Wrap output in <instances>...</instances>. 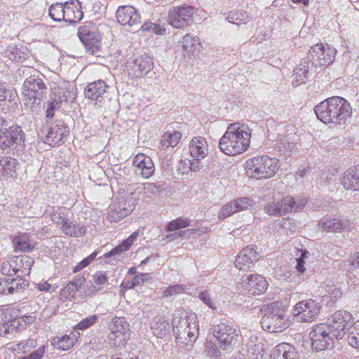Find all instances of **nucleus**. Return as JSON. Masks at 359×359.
I'll use <instances>...</instances> for the list:
<instances>
[{"label": "nucleus", "instance_id": "nucleus-1", "mask_svg": "<svg viewBox=\"0 0 359 359\" xmlns=\"http://www.w3.org/2000/svg\"><path fill=\"white\" fill-rule=\"evenodd\" d=\"M317 118L325 123L343 124L351 116L352 108L341 97H329L314 108Z\"/></svg>", "mask_w": 359, "mask_h": 359}, {"label": "nucleus", "instance_id": "nucleus-2", "mask_svg": "<svg viewBox=\"0 0 359 359\" xmlns=\"http://www.w3.org/2000/svg\"><path fill=\"white\" fill-rule=\"evenodd\" d=\"M250 131L248 126L230 124L219 141V148L226 155L235 156L245 151L250 146Z\"/></svg>", "mask_w": 359, "mask_h": 359}, {"label": "nucleus", "instance_id": "nucleus-3", "mask_svg": "<svg viewBox=\"0 0 359 359\" xmlns=\"http://www.w3.org/2000/svg\"><path fill=\"white\" fill-rule=\"evenodd\" d=\"M172 330L176 341L181 348L191 347L198 334V323L195 314L185 317L175 316L172 320Z\"/></svg>", "mask_w": 359, "mask_h": 359}, {"label": "nucleus", "instance_id": "nucleus-4", "mask_svg": "<svg viewBox=\"0 0 359 359\" xmlns=\"http://www.w3.org/2000/svg\"><path fill=\"white\" fill-rule=\"evenodd\" d=\"M279 168V161L266 155L255 156L248 159L245 163L247 175L257 180L269 179L273 177Z\"/></svg>", "mask_w": 359, "mask_h": 359}, {"label": "nucleus", "instance_id": "nucleus-5", "mask_svg": "<svg viewBox=\"0 0 359 359\" xmlns=\"http://www.w3.org/2000/svg\"><path fill=\"white\" fill-rule=\"evenodd\" d=\"M25 133L17 125L11 126L0 117V149L3 151L22 150L25 146Z\"/></svg>", "mask_w": 359, "mask_h": 359}, {"label": "nucleus", "instance_id": "nucleus-6", "mask_svg": "<svg viewBox=\"0 0 359 359\" xmlns=\"http://www.w3.org/2000/svg\"><path fill=\"white\" fill-rule=\"evenodd\" d=\"M46 86L39 75H32L27 78L22 86V94L25 97V104L32 111H36L46 93Z\"/></svg>", "mask_w": 359, "mask_h": 359}, {"label": "nucleus", "instance_id": "nucleus-7", "mask_svg": "<svg viewBox=\"0 0 359 359\" xmlns=\"http://www.w3.org/2000/svg\"><path fill=\"white\" fill-rule=\"evenodd\" d=\"M307 202V198L302 196L296 198L287 196L280 201H274L267 204L264 207V211L269 215L280 216L293 210H302Z\"/></svg>", "mask_w": 359, "mask_h": 359}, {"label": "nucleus", "instance_id": "nucleus-8", "mask_svg": "<svg viewBox=\"0 0 359 359\" xmlns=\"http://www.w3.org/2000/svg\"><path fill=\"white\" fill-rule=\"evenodd\" d=\"M213 334L218 341L219 347L223 350H231L239 344L242 337L230 325L221 323L214 325Z\"/></svg>", "mask_w": 359, "mask_h": 359}, {"label": "nucleus", "instance_id": "nucleus-9", "mask_svg": "<svg viewBox=\"0 0 359 359\" xmlns=\"http://www.w3.org/2000/svg\"><path fill=\"white\" fill-rule=\"evenodd\" d=\"M270 313L265 314L262 320V327L269 332H281L285 330L288 325V319L277 306V303H272L268 306Z\"/></svg>", "mask_w": 359, "mask_h": 359}, {"label": "nucleus", "instance_id": "nucleus-10", "mask_svg": "<svg viewBox=\"0 0 359 359\" xmlns=\"http://www.w3.org/2000/svg\"><path fill=\"white\" fill-rule=\"evenodd\" d=\"M78 36L91 55H97L100 52L101 36L95 24L86 22L78 29Z\"/></svg>", "mask_w": 359, "mask_h": 359}, {"label": "nucleus", "instance_id": "nucleus-11", "mask_svg": "<svg viewBox=\"0 0 359 359\" xmlns=\"http://www.w3.org/2000/svg\"><path fill=\"white\" fill-rule=\"evenodd\" d=\"M311 345L314 350L322 351L332 346L334 335L330 332L328 324L320 323L315 325L309 332Z\"/></svg>", "mask_w": 359, "mask_h": 359}, {"label": "nucleus", "instance_id": "nucleus-12", "mask_svg": "<svg viewBox=\"0 0 359 359\" xmlns=\"http://www.w3.org/2000/svg\"><path fill=\"white\" fill-rule=\"evenodd\" d=\"M320 308V303L316 300H303L295 304L293 313L299 321L311 322L319 315Z\"/></svg>", "mask_w": 359, "mask_h": 359}, {"label": "nucleus", "instance_id": "nucleus-13", "mask_svg": "<svg viewBox=\"0 0 359 359\" xmlns=\"http://www.w3.org/2000/svg\"><path fill=\"white\" fill-rule=\"evenodd\" d=\"M332 318V322L328 325V327L330 332H333L334 338L340 339L351 328L352 315L346 311H339L334 313Z\"/></svg>", "mask_w": 359, "mask_h": 359}, {"label": "nucleus", "instance_id": "nucleus-14", "mask_svg": "<svg viewBox=\"0 0 359 359\" xmlns=\"http://www.w3.org/2000/svg\"><path fill=\"white\" fill-rule=\"evenodd\" d=\"M194 8L188 5L175 6L168 13V22L174 28H183L192 20Z\"/></svg>", "mask_w": 359, "mask_h": 359}, {"label": "nucleus", "instance_id": "nucleus-15", "mask_svg": "<svg viewBox=\"0 0 359 359\" xmlns=\"http://www.w3.org/2000/svg\"><path fill=\"white\" fill-rule=\"evenodd\" d=\"M336 53V49L328 44L317 43L311 47L309 57L318 62L320 66H326L332 64Z\"/></svg>", "mask_w": 359, "mask_h": 359}, {"label": "nucleus", "instance_id": "nucleus-16", "mask_svg": "<svg viewBox=\"0 0 359 359\" xmlns=\"http://www.w3.org/2000/svg\"><path fill=\"white\" fill-rule=\"evenodd\" d=\"M117 22L122 26L136 27L141 23L139 11L131 6H118L116 12Z\"/></svg>", "mask_w": 359, "mask_h": 359}, {"label": "nucleus", "instance_id": "nucleus-17", "mask_svg": "<svg viewBox=\"0 0 359 359\" xmlns=\"http://www.w3.org/2000/svg\"><path fill=\"white\" fill-rule=\"evenodd\" d=\"M109 328L110 330L108 336L109 340L123 343L127 339L126 333L129 331V324L124 318H114L109 325Z\"/></svg>", "mask_w": 359, "mask_h": 359}, {"label": "nucleus", "instance_id": "nucleus-18", "mask_svg": "<svg viewBox=\"0 0 359 359\" xmlns=\"http://www.w3.org/2000/svg\"><path fill=\"white\" fill-rule=\"evenodd\" d=\"M69 132V128L64 121H57L50 127L44 142L53 147L60 145L64 142L63 139Z\"/></svg>", "mask_w": 359, "mask_h": 359}, {"label": "nucleus", "instance_id": "nucleus-19", "mask_svg": "<svg viewBox=\"0 0 359 359\" xmlns=\"http://www.w3.org/2000/svg\"><path fill=\"white\" fill-rule=\"evenodd\" d=\"M257 252L253 245L245 248L237 255L234 262L235 266L240 271H248L257 261Z\"/></svg>", "mask_w": 359, "mask_h": 359}, {"label": "nucleus", "instance_id": "nucleus-20", "mask_svg": "<svg viewBox=\"0 0 359 359\" xmlns=\"http://www.w3.org/2000/svg\"><path fill=\"white\" fill-rule=\"evenodd\" d=\"M242 281L245 290L253 295L264 293L269 285L266 279L259 274L250 275L246 278L243 276Z\"/></svg>", "mask_w": 359, "mask_h": 359}, {"label": "nucleus", "instance_id": "nucleus-21", "mask_svg": "<svg viewBox=\"0 0 359 359\" xmlns=\"http://www.w3.org/2000/svg\"><path fill=\"white\" fill-rule=\"evenodd\" d=\"M318 226L327 232L349 231L353 228V224L346 219L323 218Z\"/></svg>", "mask_w": 359, "mask_h": 359}, {"label": "nucleus", "instance_id": "nucleus-22", "mask_svg": "<svg viewBox=\"0 0 359 359\" xmlns=\"http://www.w3.org/2000/svg\"><path fill=\"white\" fill-rule=\"evenodd\" d=\"M152 59L146 54L135 57L128 62V67L133 71L136 77H142L153 68Z\"/></svg>", "mask_w": 359, "mask_h": 359}, {"label": "nucleus", "instance_id": "nucleus-23", "mask_svg": "<svg viewBox=\"0 0 359 359\" xmlns=\"http://www.w3.org/2000/svg\"><path fill=\"white\" fill-rule=\"evenodd\" d=\"M13 271L15 272V275L19 278L23 276H28L30 269L34 263V259L28 255L13 256Z\"/></svg>", "mask_w": 359, "mask_h": 359}, {"label": "nucleus", "instance_id": "nucleus-24", "mask_svg": "<svg viewBox=\"0 0 359 359\" xmlns=\"http://www.w3.org/2000/svg\"><path fill=\"white\" fill-rule=\"evenodd\" d=\"M65 21L69 23L79 22L83 17L81 2L79 0H71L65 3Z\"/></svg>", "mask_w": 359, "mask_h": 359}, {"label": "nucleus", "instance_id": "nucleus-25", "mask_svg": "<svg viewBox=\"0 0 359 359\" xmlns=\"http://www.w3.org/2000/svg\"><path fill=\"white\" fill-rule=\"evenodd\" d=\"M107 85L102 80H98L89 83L85 88L86 97L101 102L103 99L104 94L107 92Z\"/></svg>", "mask_w": 359, "mask_h": 359}, {"label": "nucleus", "instance_id": "nucleus-26", "mask_svg": "<svg viewBox=\"0 0 359 359\" xmlns=\"http://www.w3.org/2000/svg\"><path fill=\"white\" fill-rule=\"evenodd\" d=\"M133 163L137 168L136 172L140 171L141 175L144 178H149L155 171L154 165L151 158L143 154L137 155L134 158Z\"/></svg>", "mask_w": 359, "mask_h": 359}, {"label": "nucleus", "instance_id": "nucleus-27", "mask_svg": "<svg viewBox=\"0 0 359 359\" xmlns=\"http://www.w3.org/2000/svg\"><path fill=\"white\" fill-rule=\"evenodd\" d=\"M271 359H299L295 348L287 343L278 344L271 354Z\"/></svg>", "mask_w": 359, "mask_h": 359}, {"label": "nucleus", "instance_id": "nucleus-28", "mask_svg": "<svg viewBox=\"0 0 359 359\" xmlns=\"http://www.w3.org/2000/svg\"><path fill=\"white\" fill-rule=\"evenodd\" d=\"M189 150L193 158H205L208 152V145L205 138L194 137L190 142Z\"/></svg>", "mask_w": 359, "mask_h": 359}, {"label": "nucleus", "instance_id": "nucleus-29", "mask_svg": "<svg viewBox=\"0 0 359 359\" xmlns=\"http://www.w3.org/2000/svg\"><path fill=\"white\" fill-rule=\"evenodd\" d=\"M342 184L349 190H359V165L349 168L344 173Z\"/></svg>", "mask_w": 359, "mask_h": 359}, {"label": "nucleus", "instance_id": "nucleus-30", "mask_svg": "<svg viewBox=\"0 0 359 359\" xmlns=\"http://www.w3.org/2000/svg\"><path fill=\"white\" fill-rule=\"evenodd\" d=\"M107 275L101 271H97L93 276V284L89 286L88 284L85 287V293L88 297L95 295L100 291L104 289V285L107 283Z\"/></svg>", "mask_w": 359, "mask_h": 359}, {"label": "nucleus", "instance_id": "nucleus-31", "mask_svg": "<svg viewBox=\"0 0 359 359\" xmlns=\"http://www.w3.org/2000/svg\"><path fill=\"white\" fill-rule=\"evenodd\" d=\"M309 62L307 59L301 60L298 65L294 69L292 83L295 86L305 83L308 79L309 74Z\"/></svg>", "mask_w": 359, "mask_h": 359}, {"label": "nucleus", "instance_id": "nucleus-32", "mask_svg": "<svg viewBox=\"0 0 359 359\" xmlns=\"http://www.w3.org/2000/svg\"><path fill=\"white\" fill-rule=\"evenodd\" d=\"M14 251L30 252L34 248V244L30 241L29 236L27 233H18L13 238Z\"/></svg>", "mask_w": 359, "mask_h": 359}, {"label": "nucleus", "instance_id": "nucleus-33", "mask_svg": "<svg viewBox=\"0 0 359 359\" xmlns=\"http://www.w3.org/2000/svg\"><path fill=\"white\" fill-rule=\"evenodd\" d=\"M170 324L163 316L154 317L151 323V329L153 333L159 338H162L170 330Z\"/></svg>", "mask_w": 359, "mask_h": 359}, {"label": "nucleus", "instance_id": "nucleus-34", "mask_svg": "<svg viewBox=\"0 0 359 359\" xmlns=\"http://www.w3.org/2000/svg\"><path fill=\"white\" fill-rule=\"evenodd\" d=\"M62 229L64 233L74 237L82 236L86 231V228L83 225H77L67 218L62 224Z\"/></svg>", "mask_w": 359, "mask_h": 359}, {"label": "nucleus", "instance_id": "nucleus-35", "mask_svg": "<svg viewBox=\"0 0 359 359\" xmlns=\"http://www.w3.org/2000/svg\"><path fill=\"white\" fill-rule=\"evenodd\" d=\"M121 208L116 202L109 207L107 219L111 222H116L130 213V207Z\"/></svg>", "mask_w": 359, "mask_h": 359}, {"label": "nucleus", "instance_id": "nucleus-36", "mask_svg": "<svg viewBox=\"0 0 359 359\" xmlns=\"http://www.w3.org/2000/svg\"><path fill=\"white\" fill-rule=\"evenodd\" d=\"M51 344L57 349L69 350L75 344V338H70L68 334L61 337H54L51 340Z\"/></svg>", "mask_w": 359, "mask_h": 359}, {"label": "nucleus", "instance_id": "nucleus-37", "mask_svg": "<svg viewBox=\"0 0 359 359\" xmlns=\"http://www.w3.org/2000/svg\"><path fill=\"white\" fill-rule=\"evenodd\" d=\"M8 287L7 288V291L8 292V294L20 293L29 285L28 282L22 278H8Z\"/></svg>", "mask_w": 359, "mask_h": 359}, {"label": "nucleus", "instance_id": "nucleus-38", "mask_svg": "<svg viewBox=\"0 0 359 359\" xmlns=\"http://www.w3.org/2000/svg\"><path fill=\"white\" fill-rule=\"evenodd\" d=\"M16 159L10 156L0 158V176L5 173L13 176L15 172Z\"/></svg>", "mask_w": 359, "mask_h": 359}, {"label": "nucleus", "instance_id": "nucleus-39", "mask_svg": "<svg viewBox=\"0 0 359 359\" xmlns=\"http://www.w3.org/2000/svg\"><path fill=\"white\" fill-rule=\"evenodd\" d=\"M131 245L132 243H130V240L126 239L119 245L115 247L111 251L104 254V256L105 258L114 257V260L120 261L123 259L121 252L128 250Z\"/></svg>", "mask_w": 359, "mask_h": 359}, {"label": "nucleus", "instance_id": "nucleus-40", "mask_svg": "<svg viewBox=\"0 0 359 359\" xmlns=\"http://www.w3.org/2000/svg\"><path fill=\"white\" fill-rule=\"evenodd\" d=\"M181 137L182 135L179 131H175L174 133L167 132L163 135L161 140V144L163 148L175 147L179 142Z\"/></svg>", "mask_w": 359, "mask_h": 359}, {"label": "nucleus", "instance_id": "nucleus-41", "mask_svg": "<svg viewBox=\"0 0 359 359\" xmlns=\"http://www.w3.org/2000/svg\"><path fill=\"white\" fill-rule=\"evenodd\" d=\"M226 18L229 22L240 25L247 23L252 18L246 11H231Z\"/></svg>", "mask_w": 359, "mask_h": 359}, {"label": "nucleus", "instance_id": "nucleus-42", "mask_svg": "<svg viewBox=\"0 0 359 359\" xmlns=\"http://www.w3.org/2000/svg\"><path fill=\"white\" fill-rule=\"evenodd\" d=\"M65 4L56 3L49 8V15L55 21H65Z\"/></svg>", "mask_w": 359, "mask_h": 359}, {"label": "nucleus", "instance_id": "nucleus-43", "mask_svg": "<svg viewBox=\"0 0 359 359\" xmlns=\"http://www.w3.org/2000/svg\"><path fill=\"white\" fill-rule=\"evenodd\" d=\"M295 147L294 142L292 140V137L289 135H286L282 138H280L276 144V147L283 153L291 151Z\"/></svg>", "mask_w": 359, "mask_h": 359}, {"label": "nucleus", "instance_id": "nucleus-44", "mask_svg": "<svg viewBox=\"0 0 359 359\" xmlns=\"http://www.w3.org/2000/svg\"><path fill=\"white\" fill-rule=\"evenodd\" d=\"M47 212H50L51 220L57 224L62 225L67 219L64 216L63 208L61 207L56 208L55 207H50Z\"/></svg>", "mask_w": 359, "mask_h": 359}, {"label": "nucleus", "instance_id": "nucleus-45", "mask_svg": "<svg viewBox=\"0 0 359 359\" xmlns=\"http://www.w3.org/2000/svg\"><path fill=\"white\" fill-rule=\"evenodd\" d=\"M22 315V311L20 306H12L4 311L5 320L8 323L21 317Z\"/></svg>", "mask_w": 359, "mask_h": 359}, {"label": "nucleus", "instance_id": "nucleus-46", "mask_svg": "<svg viewBox=\"0 0 359 359\" xmlns=\"http://www.w3.org/2000/svg\"><path fill=\"white\" fill-rule=\"evenodd\" d=\"M182 44L184 50L193 52L196 49L199 43L197 38L192 37L190 34H186L183 38Z\"/></svg>", "mask_w": 359, "mask_h": 359}, {"label": "nucleus", "instance_id": "nucleus-47", "mask_svg": "<svg viewBox=\"0 0 359 359\" xmlns=\"http://www.w3.org/2000/svg\"><path fill=\"white\" fill-rule=\"evenodd\" d=\"M190 220L188 218L178 217L168 223L167 229L169 231H175L181 228H185L190 225Z\"/></svg>", "mask_w": 359, "mask_h": 359}, {"label": "nucleus", "instance_id": "nucleus-48", "mask_svg": "<svg viewBox=\"0 0 359 359\" xmlns=\"http://www.w3.org/2000/svg\"><path fill=\"white\" fill-rule=\"evenodd\" d=\"M254 201L249 197H241L233 201L237 212L248 209L254 205Z\"/></svg>", "mask_w": 359, "mask_h": 359}, {"label": "nucleus", "instance_id": "nucleus-49", "mask_svg": "<svg viewBox=\"0 0 359 359\" xmlns=\"http://www.w3.org/2000/svg\"><path fill=\"white\" fill-rule=\"evenodd\" d=\"M98 320L97 315H92L82 320H81L79 323L76 324L75 328L77 330H86L92 325H95Z\"/></svg>", "mask_w": 359, "mask_h": 359}, {"label": "nucleus", "instance_id": "nucleus-50", "mask_svg": "<svg viewBox=\"0 0 359 359\" xmlns=\"http://www.w3.org/2000/svg\"><path fill=\"white\" fill-rule=\"evenodd\" d=\"M116 203L121 207V208H126L130 206V212L135 208L136 205V200L134 197H133V194L127 195L126 197L120 198L118 199Z\"/></svg>", "mask_w": 359, "mask_h": 359}, {"label": "nucleus", "instance_id": "nucleus-51", "mask_svg": "<svg viewBox=\"0 0 359 359\" xmlns=\"http://www.w3.org/2000/svg\"><path fill=\"white\" fill-rule=\"evenodd\" d=\"M347 341L351 346L359 348V323L355 325L348 334Z\"/></svg>", "mask_w": 359, "mask_h": 359}, {"label": "nucleus", "instance_id": "nucleus-52", "mask_svg": "<svg viewBox=\"0 0 359 359\" xmlns=\"http://www.w3.org/2000/svg\"><path fill=\"white\" fill-rule=\"evenodd\" d=\"M236 207L233 204V201L226 203L222 207L220 212H219L218 217L219 219H225L232 214L236 212Z\"/></svg>", "mask_w": 359, "mask_h": 359}, {"label": "nucleus", "instance_id": "nucleus-53", "mask_svg": "<svg viewBox=\"0 0 359 359\" xmlns=\"http://www.w3.org/2000/svg\"><path fill=\"white\" fill-rule=\"evenodd\" d=\"M150 278V275L147 273H143L140 275L135 276L133 280L128 283L129 288H133L144 281L148 280Z\"/></svg>", "mask_w": 359, "mask_h": 359}, {"label": "nucleus", "instance_id": "nucleus-54", "mask_svg": "<svg viewBox=\"0 0 359 359\" xmlns=\"http://www.w3.org/2000/svg\"><path fill=\"white\" fill-rule=\"evenodd\" d=\"M186 287L183 285H175L170 286L163 291V295L166 297L182 292Z\"/></svg>", "mask_w": 359, "mask_h": 359}, {"label": "nucleus", "instance_id": "nucleus-55", "mask_svg": "<svg viewBox=\"0 0 359 359\" xmlns=\"http://www.w3.org/2000/svg\"><path fill=\"white\" fill-rule=\"evenodd\" d=\"M13 263L12 258H11L10 261L3 262L1 264L0 271L1 273L4 276H12L15 275V272L13 271Z\"/></svg>", "mask_w": 359, "mask_h": 359}, {"label": "nucleus", "instance_id": "nucleus-56", "mask_svg": "<svg viewBox=\"0 0 359 359\" xmlns=\"http://www.w3.org/2000/svg\"><path fill=\"white\" fill-rule=\"evenodd\" d=\"M36 342L34 339H28L27 341H20L17 344L18 349L23 353L29 352L32 348L35 347Z\"/></svg>", "mask_w": 359, "mask_h": 359}, {"label": "nucleus", "instance_id": "nucleus-57", "mask_svg": "<svg viewBox=\"0 0 359 359\" xmlns=\"http://www.w3.org/2000/svg\"><path fill=\"white\" fill-rule=\"evenodd\" d=\"M205 351L208 355L212 358H217L220 355V351L215 343L208 341L205 344Z\"/></svg>", "mask_w": 359, "mask_h": 359}, {"label": "nucleus", "instance_id": "nucleus-58", "mask_svg": "<svg viewBox=\"0 0 359 359\" xmlns=\"http://www.w3.org/2000/svg\"><path fill=\"white\" fill-rule=\"evenodd\" d=\"M97 252H94L86 258L83 259L80 263H79L74 269V272H77L82 269L86 267L95 258Z\"/></svg>", "mask_w": 359, "mask_h": 359}, {"label": "nucleus", "instance_id": "nucleus-59", "mask_svg": "<svg viewBox=\"0 0 359 359\" xmlns=\"http://www.w3.org/2000/svg\"><path fill=\"white\" fill-rule=\"evenodd\" d=\"M46 351L45 345L40 346L36 351L26 355L23 359H41Z\"/></svg>", "mask_w": 359, "mask_h": 359}, {"label": "nucleus", "instance_id": "nucleus-60", "mask_svg": "<svg viewBox=\"0 0 359 359\" xmlns=\"http://www.w3.org/2000/svg\"><path fill=\"white\" fill-rule=\"evenodd\" d=\"M141 29L144 32L152 30L156 34H162V32H165V29H160L156 24L152 23L151 22H144L141 26Z\"/></svg>", "mask_w": 359, "mask_h": 359}, {"label": "nucleus", "instance_id": "nucleus-61", "mask_svg": "<svg viewBox=\"0 0 359 359\" xmlns=\"http://www.w3.org/2000/svg\"><path fill=\"white\" fill-rule=\"evenodd\" d=\"M60 108V104L57 100H53L48 103V108L46 110V117L53 118L54 116V111Z\"/></svg>", "mask_w": 359, "mask_h": 359}, {"label": "nucleus", "instance_id": "nucleus-62", "mask_svg": "<svg viewBox=\"0 0 359 359\" xmlns=\"http://www.w3.org/2000/svg\"><path fill=\"white\" fill-rule=\"evenodd\" d=\"M13 334V332L8 322L5 320L4 323H0V337H8L9 334Z\"/></svg>", "mask_w": 359, "mask_h": 359}, {"label": "nucleus", "instance_id": "nucleus-63", "mask_svg": "<svg viewBox=\"0 0 359 359\" xmlns=\"http://www.w3.org/2000/svg\"><path fill=\"white\" fill-rule=\"evenodd\" d=\"M22 320H23V318L21 316V317L13 320L12 322L9 323L13 332H14V331L15 330H18V329L21 330V329H25L26 327L25 323L24 321H22Z\"/></svg>", "mask_w": 359, "mask_h": 359}, {"label": "nucleus", "instance_id": "nucleus-64", "mask_svg": "<svg viewBox=\"0 0 359 359\" xmlns=\"http://www.w3.org/2000/svg\"><path fill=\"white\" fill-rule=\"evenodd\" d=\"M79 289L76 285L69 282L63 289V293L66 296H74Z\"/></svg>", "mask_w": 359, "mask_h": 359}]
</instances>
